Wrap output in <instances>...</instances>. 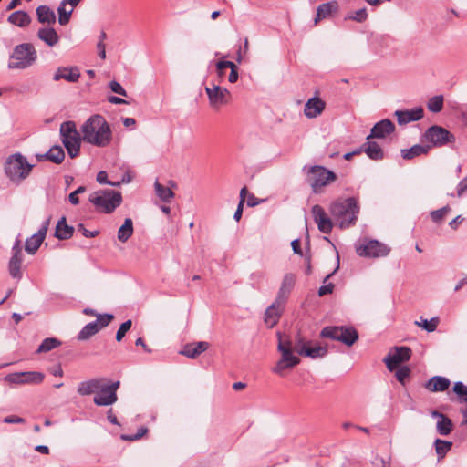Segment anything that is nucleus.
<instances>
[{"label":"nucleus","mask_w":467,"mask_h":467,"mask_svg":"<svg viewBox=\"0 0 467 467\" xmlns=\"http://www.w3.org/2000/svg\"><path fill=\"white\" fill-rule=\"evenodd\" d=\"M80 78L79 69L77 67H59L53 75L54 81L64 79L70 83L78 82Z\"/></svg>","instance_id":"19"},{"label":"nucleus","mask_w":467,"mask_h":467,"mask_svg":"<svg viewBox=\"0 0 467 467\" xmlns=\"http://www.w3.org/2000/svg\"><path fill=\"white\" fill-rule=\"evenodd\" d=\"M23 257L12 255L8 263V271L13 278L20 280L22 278L21 265Z\"/></svg>","instance_id":"33"},{"label":"nucleus","mask_w":467,"mask_h":467,"mask_svg":"<svg viewBox=\"0 0 467 467\" xmlns=\"http://www.w3.org/2000/svg\"><path fill=\"white\" fill-rule=\"evenodd\" d=\"M326 108V103L318 97L310 98L304 108V114L308 119H315L321 115Z\"/></svg>","instance_id":"18"},{"label":"nucleus","mask_w":467,"mask_h":467,"mask_svg":"<svg viewBox=\"0 0 467 467\" xmlns=\"http://www.w3.org/2000/svg\"><path fill=\"white\" fill-rule=\"evenodd\" d=\"M410 369L408 367H401L397 369L395 376L399 382L404 384V380L410 376Z\"/></svg>","instance_id":"49"},{"label":"nucleus","mask_w":467,"mask_h":467,"mask_svg":"<svg viewBox=\"0 0 467 467\" xmlns=\"http://www.w3.org/2000/svg\"><path fill=\"white\" fill-rule=\"evenodd\" d=\"M70 158H76L80 151V134L61 140Z\"/></svg>","instance_id":"27"},{"label":"nucleus","mask_w":467,"mask_h":467,"mask_svg":"<svg viewBox=\"0 0 467 467\" xmlns=\"http://www.w3.org/2000/svg\"><path fill=\"white\" fill-rule=\"evenodd\" d=\"M66 4H64L63 1L59 4V6L57 8L58 13V23L61 26H66L68 24L70 20V16L73 13V8H69L68 10L66 8Z\"/></svg>","instance_id":"43"},{"label":"nucleus","mask_w":467,"mask_h":467,"mask_svg":"<svg viewBox=\"0 0 467 467\" xmlns=\"http://www.w3.org/2000/svg\"><path fill=\"white\" fill-rule=\"evenodd\" d=\"M356 252L361 257L378 258L387 256L390 248L378 240H368L356 245Z\"/></svg>","instance_id":"12"},{"label":"nucleus","mask_w":467,"mask_h":467,"mask_svg":"<svg viewBox=\"0 0 467 467\" xmlns=\"http://www.w3.org/2000/svg\"><path fill=\"white\" fill-rule=\"evenodd\" d=\"M5 380L12 384L23 385L22 384V377L20 375V372L12 373V374L7 375L5 377Z\"/></svg>","instance_id":"56"},{"label":"nucleus","mask_w":467,"mask_h":467,"mask_svg":"<svg viewBox=\"0 0 467 467\" xmlns=\"http://www.w3.org/2000/svg\"><path fill=\"white\" fill-rule=\"evenodd\" d=\"M321 337L341 342L351 347L358 340L357 329L348 325L329 326L321 331Z\"/></svg>","instance_id":"7"},{"label":"nucleus","mask_w":467,"mask_h":467,"mask_svg":"<svg viewBox=\"0 0 467 467\" xmlns=\"http://www.w3.org/2000/svg\"><path fill=\"white\" fill-rule=\"evenodd\" d=\"M278 345L277 350L281 354L279 360L275 366L272 368V371L279 376H283L284 372L287 369H292L299 364V358L294 354L295 349V338L285 333H277Z\"/></svg>","instance_id":"3"},{"label":"nucleus","mask_w":467,"mask_h":467,"mask_svg":"<svg viewBox=\"0 0 467 467\" xmlns=\"http://www.w3.org/2000/svg\"><path fill=\"white\" fill-rule=\"evenodd\" d=\"M109 87L112 92L127 97V91L116 80H112L109 83Z\"/></svg>","instance_id":"51"},{"label":"nucleus","mask_w":467,"mask_h":467,"mask_svg":"<svg viewBox=\"0 0 467 467\" xmlns=\"http://www.w3.org/2000/svg\"><path fill=\"white\" fill-rule=\"evenodd\" d=\"M47 152V161L56 164H60L65 159V152L61 146L55 145Z\"/></svg>","instance_id":"36"},{"label":"nucleus","mask_w":467,"mask_h":467,"mask_svg":"<svg viewBox=\"0 0 467 467\" xmlns=\"http://www.w3.org/2000/svg\"><path fill=\"white\" fill-rule=\"evenodd\" d=\"M61 345V341L56 337H47L45 338L42 343L38 346L36 352L37 353H47L51 351L52 349L59 347Z\"/></svg>","instance_id":"41"},{"label":"nucleus","mask_w":467,"mask_h":467,"mask_svg":"<svg viewBox=\"0 0 467 467\" xmlns=\"http://www.w3.org/2000/svg\"><path fill=\"white\" fill-rule=\"evenodd\" d=\"M428 332H433L437 328V323H415Z\"/></svg>","instance_id":"63"},{"label":"nucleus","mask_w":467,"mask_h":467,"mask_svg":"<svg viewBox=\"0 0 467 467\" xmlns=\"http://www.w3.org/2000/svg\"><path fill=\"white\" fill-rule=\"evenodd\" d=\"M333 289H334V285L332 283L324 285L319 287L318 295L320 296H325V295H327V294H331L333 292Z\"/></svg>","instance_id":"58"},{"label":"nucleus","mask_w":467,"mask_h":467,"mask_svg":"<svg viewBox=\"0 0 467 467\" xmlns=\"http://www.w3.org/2000/svg\"><path fill=\"white\" fill-rule=\"evenodd\" d=\"M229 67H234V62L232 61H219L216 64V71L218 78L223 80L226 76V72L229 69Z\"/></svg>","instance_id":"46"},{"label":"nucleus","mask_w":467,"mask_h":467,"mask_svg":"<svg viewBox=\"0 0 467 467\" xmlns=\"http://www.w3.org/2000/svg\"><path fill=\"white\" fill-rule=\"evenodd\" d=\"M431 150L429 145L416 144L410 149L401 150V156L405 160H410L418 156L425 155Z\"/></svg>","instance_id":"30"},{"label":"nucleus","mask_w":467,"mask_h":467,"mask_svg":"<svg viewBox=\"0 0 467 467\" xmlns=\"http://www.w3.org/2000/svg\"><path fill=\"white\" fill-rule=\"evenodd\" d=\"M119 387V381L108 382L106 378L103 379V384L95 395L93 401L97 406H109L114 404L117 400V390Z\"/></svg>","instance_id":"11"},{"label":"nucleus","mask_w":467,"mask_h":467,"mask_svg":"<svg viewBox=\"0 0 467 467\" xmlns=\"http://www.w3.org/2000/svg\"><path fill=\"white\" fill-rule=\"evenodd\" d=\"M450 211V208L449 206H444L441 209H438V210H435V211H432L431 213V217L432 219L433 222L435 223H439L441 222L443 217L445 216V214Z\"/></svg>","instance_id":"47"},{"label":"nucleus","mask_w":467,"mask_h":467,"mask_svg":"<svg viewBox=\"0 0 467 467\" xmlns=\"http://www.w3.org/2000/svg\"><path fill=\"white\" fill-rule=\"evenodd\" d=\"M59 133L61 140L67 139L71 136H78L79 132L76 128L74 121H65L60 125Z\"/></svg>","instance_id":"37"},{"label":"nucleus","mask_w":467,"mask_h":467,"mask_svg":"<svg viewBox=\"0 0 467 467\" xmlns=\"http://www.w3.org/2000/svg\"><path fill=\"white\" fill-rule=\"evenodd\" d=\"M73 233L74 228L67 223L65 217H62L60 220H58L55 231V236L58 240H67L71 238Z\"/></svg>","instance_id":"29"},{"label":"nucleus","mask_w":467,"mask_h":467,"mask_svg":"<svg viewBox=\"0 0 467 467\" xmlns=\"http://www.w3.org/2000/svg\"><path fill=\"white\" fill-rule=\"evenodd\" d=\"M50 221H51V217L49 216L47 220H45L42 223V225L39 228V230L37 231V233L35 234L37 237H39L43 241H44V239L46 237L47 232L48 230V227H49V224H50Z\"/></svg>","instance_id":"52"},{"label":"nucleus","mask_w":467,"mask_h":467,"mask_svg":"<svg viewBox=\"0 0 467 467\" xmlns=\"http://www.w3.org/2000/svg\"><path fill=\"white\" fill-rule=\"evenodd\" d=\"M204 351V343L202 341L197 344L186 345L180 354L186 356L189 358H195L198 355Z\"/></svg>","instance_id":"34"},{"label":"nucleus","mask_w":467,"mask_h":467,"mask_svg":"<svg viewBox=\"0 0 467 467\" xmlns=\"http://www.w3.org/2000/svg\"><path fill=\"white\" fill-rule=\"evenodd\" d=\"M229 69H231L230 74L228 76V81L230 83H235L238 79V71L237 67L234 63V67H229Z\"/></svg>","instance_id":"60"},{"label":"nucleus","mask_w":467,"mask_h":467,"mask_svg":"<svg viewBox=\"0 0 467 467\" xmlns=\"http://www.w3.org/2000/svg\"><path fill=\"white\" fill-rule=\"evenodd\" d=\"M431 416L433 418H438L436 430L439 434L446 436L451 433L452 430V422L447 416L440 413L439 411H432Z\"/></svg>","instance_id":"24"},{"label":"nucleus","mask_w":467,"mask_h":467,"mask_svg":"<svg viewBox=\"0 0 467 467\" xmlns=\"http://www.w3.org/2000/svg\"><path fill=\"white\" fill-rule=\"evenodd\" d=\"M82 140L97 147H107L112 140V131L105 118L99 114L89 117L81 127Z\"/></svg>","instance_id":"1"},{"label":"nucleus","mask_w":467,"mask_h":467,"mask_svg":"<svg viewBox=\"0 0 467 467\" xmlns=\"http://www.w3.org/2000/svg\"><path fill=\"white\" fill-rule=\"evenodd\" d=\"M132 323H121L120 327L117 331L116 339L117 341H120L126 333L130 329Z\"/></svg>","instance_id":"54"},{"label":"nucleus","mask_w":467,"mask_h":467,"mask_svg":"<svg viewBox=\"0 0 467 467\" xmlns=\"http://www.w3.org/2000/svg\"><path fill=\"white\" fill-rule=\"evenodd\" d=\"M337 7L336 3H325L318 5L317 9V17L315 18V24L321 19H325L331 15L333 10Z\"/></svg>","instance_id":"38"},{"label":"nucleus","mask_w":467,"mask_h":467,"mask_svg":"<svg viewBox=\"0 0 467 467\" xmlns=\"http://www.w3.org/2000/svg\"><path fill=\"white\" fill-rule=\"evenodd\" d=\"M443 100L444 99L442 95H437L431 98L427 103L428 109L433 113L441 111L443 108Z\"/></svg>","instance_id":"45"},{"label":"nucleus","mask_w":467,"mask_h":467,"mask_svg":"<svg viewBox=\"0 0 467 467\" xmlns=\"http://www.w3.org/2000/svg\"><path fill=\"white\" fill-rule=\"evenodd\" d=\"M154 189L157 196L164 202H169L174 196L173 192L169 187L163 186L158 181L154 183Z\"/></svg>","instance_id":"39"},{"label":"nucleus","mask_w":467,"mask_h":467,"mask_svg":"<svg viewBox=\"0 0 467 467\" xmlns=\"http://www.w3.org/2000/svg\"><path fill=\"white\" fill-rule=\"evenodd\" d=\"M336 179L337 175L335 172L323 166H311L307 171V182L315 193L319 192L322 187L330 184Z\"/></svg>","instance_id":"8"},{"label":"nucleus","mask_w":467,"mask_h":467,"mask_svg":"<svg viewBox=\"0 0 467 467\" xmlns=\"http://www.w3.org/2000/svg\"><path fill=\"white\" fill-rule=\"evenodd\" d=\"M368 13L366 8H360L348 16V18L357 22H363L367 19Z\"/></svg>","instance_id":"48"},{"label":"nucleus","mask_w":467,"mask_h":467,"mask_svg":"<svg viewBox=\"0 0 467 467\" xmlns=\"http://www.w3.org/2000/svg\"><path fill=\"white\" fill-rule=\"evenodd\" d=\"M296 282V276L294 274H286L284 278L281 285V287L279 289L277 297H281L283 300L286 301V298L291 292L292 288L294 287Z\"/></svg>","instance_id":"32"},{"label":"nucleus","mask_w":467,"mask_h":467,"mask_svg":"<svg viewBox=\"0 0 467 467\" xmlns=\"http://www.w3.org/2000/svg\"><path fill=\"white\" fill-rule=\"evenodd\" d=\"M96 180L99 184L109 183V181L108 180V174L105 171H99Z\"/></svg>","instance_id":"61"},{"label":"nucleus","mask_w":467,"mask_h":467,"mask_svg":"<svg viewBox=\"0 0 467 467\" xmlns=\"http://www.w3.org/2000/svg\"><path fill=\"white\" fill-rule=\"evenodd\" d=\"M411 357V349L409 347H394L384 358L383 361L389 371H393L400 363L408 361Z\"/></svg>","instance_id":"13"},{"label":"nucleus","mask_w":467,"mask_h":467,"mask_svg":"<svg viewBox=\"0 0 467 467\" xmlns=\"http://www.w3.org/2000/svg\"><path fill=\"white\" fill-rule=\"evenodd\" d=\"M449 379L441 376L431 377L426 383L425 388L431 392L444 391L450 387Z\"/></svg>","instance_id":"22"},{"label":"nucleus","mask_w":467,"mask_h":467,"mask_svg":"<svg viewBox=\"0 0 467 467\" xmlns=\"http://www.w3.org/2000/svg\"><path fill=\"white\" fill-rule=\"evenodd\" d=\"M78 230L79 232H81V234H82L85 237H87V238L96 237V236L99 234V232L98 230H95V231H89V230L86 229V228H85V226H84V224H82V223H79V224L78 225Z\"/></svg>","instance_id":"55"},{"label":"nucleus","mask_w":467,"mask_h":467,"mask_svg":"<svg viewBox=\"0 0 467 467\" xmlns=\"http://www.w3.org/2000/svg\"><path fill=\"white\" fill-rule=\"evenodd\" d=\"M36 36L49 47H56L60 40L57 32L50 26L39 28Z\"/></svg>","instance_id":"20"},{"label":"nucleus","mask_w":467,"mask_h":467,"mask_svg":"<svg viewBox=\"0 0 467 467\" xmlns=\"http://www.w3.org/2000/svg\"><path fill=\"white\" fill-rule=\"evenodd\" d=\"M423 140L430 143L431 147H442L449 143L455 142V136L447 129L433 125L426 130L422 135Z\"/></svg>","instance_id":"9"},{"label":"nucleus","mask_w":467,"mask_h":467,"mask_svg":"<svg viewBox=\"0 0 467 467\" xmlns=\"http://www.w3.org/2000/svg\"><path fill=\"white\" fill-rule=\"evenodd\" d=\"M34 164L28 162L27 159L20 152L9 155L4 162V172L6 178L14 184L19 185L28 178Z\"/></svg>","instance_id":"4"},{"label":"nucleus","mask_w":467,"mask_h":467,"mask_svg":"<svg viewBox=\"0 0 467 467\" xmlns=\"http://www.w3.org/2000/svg\"><path fill=\"white\" fill-rule=\"evenodd\" d=\"M133 234V222L130 218H126L124 223L118 230V239L125 243Z\"/></svg>","instance_id":"35"},{"label":"nucleus","mask_w":467,"mask_h":467,"mask_svg":"<svg viewBox=\"0 0 467 467\" xmlns=\"http://www.w3.org/2000/svg\"><path fill=\"white\" fill-rule=\"evenodd\" d=\"M148 431V429L145 427H141L138 430L137 433L134 435H121V439L123 441H136L143 437Z\"/></svg>","instance_id":"50"},{"label":"nucleus","mask_w":467,"mask_h":467,"mask_svg":"<svg viewBox=\"0 0 467 467\" xmlns=\"http://www.w3.org/2000/svg\"><path fill=\"white\" fill-rule=\"evenodd\" d=\"M467 191V175L459 182L457 186V196L461 197Z\"/></svg>","instance_id":"57"},{"label":"nucleus","mask_w":467,"mask_h":467,"mask_svg":"<svg viewBox=\"0 0 467 467\" xmlns=\"http://www.w3.org/2000/svg\"><path fill=\"white\" fill-rule=\"evenodd\" d=\"M295 349L299 355L313 359L323 358L327 354V347L314 345L311 341H306L299 333L295 337Z\"/></svg>","instance_id":"10"},{"label":"nucleus","mask_w":467,"mask_h":467,"mask_svg":"<svg viewBox=\"0 0 467 467\" xmlns=\"http://www.w3.org/2000/svg\"><path fill=\"white\" fill-rule=\"evenodd\" d=\"M434 445H435V451H436V453H437L439 459H441L451 450V448L452 446V442L443 441L441 439H436Z\"/></svg>","instance_id":"44"},{"label":"nucleus","mask_w":467,"mask_h":467,"mask_svg":"<svg viewBox=\"0 0 467 467\" xmlns=\"http://www.w3.org/2000/svg\"><path fill=\"white\" fill-rule=\"evenodd\" d=\"M206 95L208 96L210 106L213 109L218 110L228 103L230 92L227 88L214 84L212 88L206 87Z\"/></svg>","instance_id":"14"},{"label":"nucleus","mask_w":467,"mask_h":467,"mask_svg":"<svg viewBox=\"0 0 467 467\" xmlns=\"http://www.w3.org/2000/svg\"><path fill=\"white\" fill-rule=\"evenodd\" d=\"M22 384H39L43 381L45 376L41 372L29 371L20 372Z\"/></svg>","instance_id":"40"},{"label":"nucleus","mask_w":467,"mask_h":467,"mask_svg":"<svg viewBox=\"0 0 467 467\" xmlns=\"http://www.w3.org/2000/svg\"><path fill=\"white\" fill-rule=\"evenodd\" d=\"M3 421L5 423H8V424H18V423H23L25 421V420L21 417L12 415V416L5 417L3 420Z\"/></svg>","instance_id":"59"},{"label":"nucleus","mask_w":467,"mask_h":467,"mask_svg":"<svg viewBox=\"0 0 467 467\" xmlns=\"http://www.w3.org/2000/svg\"><path fill=\"white\" fill-rule=\"evenodd\" d=\"M291 246H292V249H293V252L296 254H300L302 255L303 254V252H302V249H301V246H300V241L299 239H295L291 242Z\"/></svg>","instance_id":"64"},{"label":"nucleus","mask_w":467,"mask_h":467,"mask_svg":"<svg viewBox=\"0 0 467 467\" xmlns=\"http://www.w3.org/2000/svg\"><path fill=\"white\" fill-rule=\"evenodd\" d=\"M7 20L9 23L19 27H26L31 22L29 15L23 10H17L13 12L12 14H10Z\"/></svg>","instance_id":"31"},{"label":"nucleus","mask_w":467,"mask_h":467,"mask_svg":"<svg viewBox=\"0 0 467 467\" xmlns=\"http://www.w3.org/2000/svg\"><path fill=\"white\" fill-rule=\"evenodd\" d=\"M360 207L356 198L337 199L331 202L329 213L340 229H348L357 223Z\"/></svg>","instance_id":"2"},{"label":"nucleus","mask_w":467,"mask_h":467,"mask_svg":"<svg viewBox=\"0 0 467 467\" xmlns=\"http://www.w3.org/2000/svg\"><path fill=\"white\" fill-rule=\"evenodd\" d=\"M285 301L283 300L281 297L275 298V300L266 308L265 312V321L273 319L277 320L281 317V314L284 310Z\"/></svg>","instance_id":"23"},{"label":"nucleus","mask_w":467,"mask_h":467,"mask_svg":"<svg viewBox=\"0 0 467 467\" xmlns=\"http://www.w3.org/2000/svg\"><path fill=\"white\" fill-rule=\"evenodd\" d=\"M109 324V323H88L78 333V339L80 341L88 340Z\"/></svg>","instance_id":"28"},{"label":"nucleus","mask_w":467,"mask_h":467,"mask_svg":"<svg viewBox=\"0 0 467 467\" xmlns=\"http://www.w3.org/2000/svg\"><path fill=\"white\" fill-rule=\"evenodd\" d=\"M12 255H17L18 257H23L22 248H21L19 240H16L12 247Z\"/></svg>","instance_id":"62"},{"label":"nucleus","mask_w":467,"mask_h":467,"mask_svg":"<svg viewBox=\"0 0 467 467\" xmlns=\"http://www.w3.org/2000/svg\"><path fill=\"white\" fill-rule=\"evenodd\" d=\"M395 130V125L388 119H382L377 122L371 129L369 135L366 140L385 139L388 135L393 133Z\"/></svg>","instance_id":"16"},{"label":"nucleus","mask_w":467,"mask_h":467,"mask_svg":"<svg viewBox=\"0 0 467 467\" xmlns=\"http://www.w3.org/2000/svg\"><path fill=\"white\" fill-rule=\"evenodd\" d=\"M37 20L43 25L52 26L56 23V14L47 5H42L36 9Z\"/></svg>","instance_id":"25"},{"label":"nucleus","mask_w":467,"mask_h":467,"mask_svg":"<svg viewBox=\"0 0 467 467\" xmlns=\"http://www.w3.org/2000/svg\"><path fill=\"white\" fill-rule=\"evenodd\" d=\"M42 243V239L37 237L36 234H33L26 240L25 250L29 254H35Z\"/></svg>","instance_id":"42"},{"label":"nucleus","mask_w":467,"mask_h":467,"mask_svg":"<svg viewBox=\"0 0 467 467\" xmlns=\"http://www.w3.org/2000/svg\"><path fill=\"white\" fill-rule=\"evenodd\" d=\"M88 201L98 211L111 213L121 204L122 195L119 192L113 190H99L92 192Z\"/></svg>","instance_id":"6"},{"label":"nucleus","mask_w":467,"mask_h":467,"mask_svg":"<svg viewBox=\"0 0 467 467\" xmlns=\"http://www.w3.org/2000/svg\"><path fill=\"white\" fill-rule=\"evenodd\" d=\"M395 116L397 117L400 125H405L412 121H417L423 117V109L416 107L407 110H396Z\"/></svg>","instance_id":"17"},{"label":"nucleus","mask_w":467,"mask_h":467,"mask_svg":"<svg viewBox=\"0 0 467 467\" xmlns=\"http://www.w3.org/2000/svg\"><path fill=\"white\" fill-rule=\"evenodd\" d=\"M453 391L460 397H467V387L461 381L455 382Z\"/></svg>","instance_id":"53"},{"label":"nucleus","mask_w":467,"mask_h":467,"mask_svg":"<svg viewBox=\"0 0 467 467\" xmlns=\"http://www.w3.org/2000/svg\"><path fill=\"white\" fill-rule=\"evenodd\" d=\"M311 212L318 230L324 234L331 233L333 229V218L328 217L325 210L318 204L314 205Z\"/></svg>","instance_id":"15"},{"label":"nucleus","mask_w":467,"mask_h":467,"mask_svg":"<svg viewBox=\"0 0 467 467\" xmlns=\"http://www.w3.org/2000/svg\"><path fill=\"white\" fill-rule=\"evenodd\" d=\"M104 378H94L78 384L77 391L80 396L97 394L103 384Z\"/></svg>","instance_id":"21"},{"label":"nucleus","mask_w":467,"mask_h":467,"mask_svg":"<svg viewBox=\"0 0 467 467\" xmlns=\"http://www.w3.org/2000/svg\"><path fill=\"white\" fill-rule=\"evenodd\" d=\"M37 51L33 44L22 43L15 46L9 55L7 68L24 70L32 67L37 60Z\"/></svg>","instance_id":"5"},{"label":"nucleus","mask_w":467,"mask_h":467,"mask_svg":"<svg viewBox=\"0 0 467 467\" xmlns=\"http://www.w3.org/2000/svg\"><path fill=\"white\" fill-rule=\"evenodd\" d=\"M362 149H363L364 152L371 160L379 161V160H382L384 158V152H383L381 147L375 141L367 140V141L362 144Z\"/></svg>","instance_id":"26"}]
</instances>
